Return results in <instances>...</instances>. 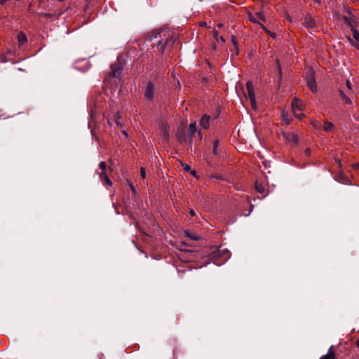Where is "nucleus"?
<instances>
[{
    "instance_id": "nucleus-11",
    "label": "nucleus",
    "mask_w": 359,
    "mask_h": 359,
    "mask_svg": "<svg viewBox=\"0 0 359 359\" xmlns=\"http://www.w3.org/2000/svg\"><path fill=\"white\" fill-rule=\"evenodd\" d=\"M210 116L204 115L202 116L200 121V126L204 129H207L210 126Z\"/></svg>"
},
{
    "instance_id": "nucleus-12",
    "label": "nucleus",
    "mask_w": 359,
    "mask_h": 359,
    "mask_svg": "<svg viewBox=\"0 0 359 359\" xmlns=\"http://www.w3.org/2000/svg\"><path fill=\"white\" fill-rule=\"evenodd\" d=\"M176 137L177 139V140L180 142V143H185L186 141H187V136H186V133H185V131L182 130H178L176 133Z\"/></svg>"
},
{
    "instance_id": "nucleus-40",
    "label": "nucleus",
    "mask_w": 359,
    "mask_h": 359,
    "mask_svg": "<svg viewBox=\"0 0 359 359\" xmlns=\"http://www.w3.org/2000/svg\"><path fill=\"white\" fill-rule=\"evenodd\" d=\"M226 258L229 257V251H227L226 253Z\"/></svg>"
},
{
    "instance_id": "nucleus-41",
    "label": "nucleus",
    "mask_w": 359,
    "mask_h": 359,
    "mask_svg": "<svg viewBox=\"0 0 359 359\" xmlns=\"http://www.w3.org/2000/svg\"><path fill=\"white\" fill-rule=\"evenodd\" d=\"M355 344L358 347H359V339L356 341Z\"/></svg>"
},
{
    "instance_id": "nucleus-38",
    "label": "nucleus",
    "mask_w": 359,
    "mask_h": 359,
    "mask_svg": "<svg viewBox=\"0 0 359 359\" xmlns=\"http://www.w3.org/2000/svg\"><path fill=\"white\" fill-rule=\"evenodd\" d=\"M191 174L192 175H194V176H196V172L195 170H191Z\"/></svg>"
},
{
    "instance_id": "nucleus-35",
    "label": "nucleus",
    "mask_w": 359,
    "mask_h": 359,
    "mask_svg": "<svg viewBox=\"0 0 359 359\" xmlns=\"http://www.w3.org/2000/svg\"><path fill=\"white\" fill-rule=\"evenodd\" d=\"M353 168L357 169V170H359V163H357L353 165Z\"/></svg>"
},
{
    "instance_id": "nucleus-32",
    "label": "nucleus",
    "mask_w": 359,
    "mask_h": 359,
    "mask_svg": "<svg viewBox=\"0 0 359 359\" xmlns=\"http://www.w3.org/2000/svg\"><path fill=\"white\" fill-rule=\"evenodd\" d=\"M199 26L200 27H206L207 26V22H205V21H201L199 22Z\"/></svg>"
},
{
    "instance_id": "nucleus-33",
    "label": "nucleus",
    "mask_w": 359,
    "mask_h": 359,
    "mask_svg": "<svg viewBox=\"0 0 359 359\" xmlns=\"http://www.w3.org/2000/svg\"><path fill=\"white\" fill-rule=\"evenodd\" d=\"M305 153L307 156H309L310 154H311V150L310 149L307 148L306 150H305Z\"/></svg>"
},
{
    "instance_id": "nucleus-23",
    "label": "nucleus",
    "mask_w": 359,
    "mask_h": 359,
    "mask_svg": "<svg viewBox=\"0 0 359 359\" xmlns=\"http://www.w3.org/2000/svg\"><path fill=\"white\" fill-rule=\"evenodd\" d=\"M248 18L253 23H258L259 25L262 24L257 20V18L250 13H248Z\"/></svg>"
},
{
    "instance_id": "nucleus-30",
    "label": "nucleus",
    "mask_w": 359,
    "mask_h": 359,
    "mask_svg": "<svg viewBox=\"0 0 359 359\" xmlns=\"http://www.w3.org/2000/svg\"><path fill=\"white\" fill-rule=\"evenodd\" d=\"M40 15H41V16L44 17V18H51L52 17V14L46 13H42Z\"/></svg>"
},
{
    "instance_id": "nucleus-20",
    "label": "nucleus",
    "mask_w": 359,
    "mask_h": 359,
    "mask_svg": "<svg viewBox=\"0 0 359 359\" xmlns=\"http://www.w3.org/2000/svg\"><path fill=\"white\" fill-rule=\"evenodd\" d=\"M261 28L272 38L276 37V34L269 30L263 24H260Z\"/></svg>"
},
{
    "instance_id": "nucleus-3",
    "label": "nucleus",
    "mask_w": 359,
    "mask_h": 359,
    "mask_svg": "<svg viewBox=\"0 0 359 359\" xmlns=\"http://www.w3.org/2000/svg\"><path fill=\"white\" fill-rule=\"evenodd\" d=\"M340 96L346 104H351L350 96L352 95L351 83L349 81L346 82V89L339 90Z\"/></svg>"
},
{
    "instance_id": "nucleus-15",
    "label": "nucleus",
    "mask_w": 359,
    "mask_h": 359,
    "mask_svg": "<svg viewBox=\"0 0 359 359\" xmlns=\"http://www.w3.org/2000/svg\"><path fill=\"white\" fill-rule=\"evenodd\" d=\"M17 39L19 46L24 45L27 41V38L23 32H20L18 34Z\"/></svg>"
},
{
    "instance_id": "nucleus-7",
    "label": "nucleus",
    "mask_w": 359,
    "mask_h": 359,
    "mask_svg": "<svg viewBox=\"0 0 359 359\" xmlns=\"http://www.w3.org/2000/svg\"><path fill=\"white\" fill-rule=\"evenodd\" d=\"M154 95V86L151 82H149L147 85L144 96L147 100H151Z\"/></svg>"
},
{
    "instance_id": "nucleus-43",
    "label": "nucleus",
    "mask_w": 359,
    "mask_h": 359,
    "mask_svg": "<svg viewBox=\"0 0 359 359\" xmlns=\"http://www.w3.org/2000/svg\"><path fill=\"white\" fill-rule=\"evenodd\" d=\"M117 117L119 118H120V116H119V114L118 113L117 114Z\"/></svg>"
},
{
    "instance_id": "nucleus-13",
    "label": "nucleus",
    "mask_w": 359,
    "mask_h": 359,
    "mask_svg": "<svg viewBox=\"0 0 359 359\" xmlns=\"http://www.w3.org/2000/svg\"><path fill=\"white\" fill-rule=\"evenodd\" d=\"M196 130H197V127H196V122L191 123L189 127V135L191 141H192L193 136L196 133Z\"/></svg>"
},
{
    "instance_id": "nucleus-42",
    "label": "nucleus",
    "mask_w": 359,
    "mask_h": 359,
    "mask_svg": "<svg viewBox=\"0 0 359 359\" xmlns=\"http://www.w3.org/2000/svg\"><path fill=\"white\" fill-rule=\"evenodd\" d=\"M164 136H165V137H167L168 136V133H167V132H165V133H164Z\"/></svg>"
},
{
    "instance_id": "nucleus-22",
    "label": "nucleus",
    "mask_w": 359,
    "mask_h": 359,
    "mask_svg": "<svg viewBox=\"0 0 359 359\" xmlns=\"http://www.w3.org/2000/svg\"><path fill=\"white\" fill-rule=\"evenodd\" d=\"M231 41L234 46V48H235V55H238V42L236 41V39L234 36H231Z\"/></svg>"
},
{
    "instance_id": "nucleus-16",
    "label": "nucleus",
    "mask_w": 359,
    "mask_h": 359,
    "mask_svg": "<svg viewBox=\"0 0 359 359\" xmlns=\"http://www.w3.org/2000/svg\"><path fill=\"white\" fill-rule=\"evenodd\" d=\"M351 30L353 32V37L355 40L354 46H355L356 48L359 49V32L357 31L353 27L351 28Z\"/></svg>"
},
{
    "instance_id": "nucleus-39",
    "label": "nucleus",
    "mask_w": 359,
    "mask_h": 359,
    "mask_svg": "<svg viewBox=\"0 0 359 359\" xmlns=\"http://www.w3.org/2000/svg\"><path fill=\"white\" fill-rule=\"evenodd\" d=\"M223 26H224V25H223L222 23H219V24H217V27H218L219 28H222V27H223Z\"/></svg>"
},
{
    "instance_id": "nucleus-1",
    "label": "nucleus",
    "mask_w": 359,
    "mask_h": 359,
    "mask_svg": "<svg viewBox=\"0 0 359 359\" xmlns=\"http://www.w3.org/2000/svg\"><path fill=\"white\" fill-rule=\"evenodd\" d=\"M154 34H156L155 38L157 37V34H158L161 38H163V39H161L157 45V48L161 53H164L166 47L170 48L175 42L172 32L170 30L163 29L161 30L159 32H154Z\"/></svg>"
},
{
    "instance_id": "nucleus-9",
    "label": "nucleus",
    "mask_w": 359,
    "mask_h": 359,
    "mask_svg": "<svg viewBox=\"0 0 359 359\" xmlns=\"http://www.w3.org/2000/svg\"><path fill=\"white\" fill-rule=\"evenodd\" d=\"M111 72L109 74V77L117 78L120 76L121 69L119 67L118 65L113 64L111 66Z\"/></svg>"
},
{
    "instance_id": "nucleus-2",
    "label": "nucleus",
    "mask_w": 359,
    "mask_h": 359,
    "mask_svg": "<svg viewBox=\"0 0 359 359\" xmlns=\"http://www.w3.org/2000/svg\"><path fill=\"white\" fill-rule=\"evenodd\" d=\"M246 89L248 92L247 97L249 99L251 107L254 110L257 109V103L254 91V86L252 81H248L246 83Z\"/></svg>"
},
{
    "instance_id": "nucleus-25",
    "label": "nucleus",
    "mask_w": 359,
    "mask_h": 359,
    "mask_svg": "<svg viewBox=\"0 0 359 359\" xmlns=\"http://www.w3.org/2000/svg\"><path fill=\"white\" fill-rule=\"evenodd\" d=\"M102 180L105 182L106 185L109 187L112 186V182L109 180L108 176H105V177L103 178Z\"/></svg>"
},
{
    "instance_id": "nucleus-26",
    "label": "nucleus",
    "mask_w": 359,
    "mask_h": 359,
    "mask_svg": "<svg viewBox=\"0 0 359 359\" xmlns=\"http://www.w3.org/2000/svg\"><path fill=\"white\" fill-rule=\"evenodd\" d=\"M294 116L299 120H302V118H304L305 117V115L302 113L297 114L295 111H294Z\"/></svg>"
},
{
    "instance_id": "nucleus-17",
    "label": "nucleus",
    "mask_w": 359,
    "mask_h": 359,
    "mask_svg": "<svg viewBox=\"0 0 359 359\" xmlns=\"http://www.w3.org/2000/svg\"><path fill=\"white\" fill-rule=\"evenodd\" d=\"M184 234L186 237L190 238L193 241H198L199 239V236L196 233H192L189 231L185 230L184 231Z\"/></svg>"
},
{
    "instance_id": "nucleus-29",
    "label": "nucleus",
    "mask_w": 359,
    "mask_h": 359,
    "mask_svg": "<svg viewBox=\"0 0 359 359\" xmlns=\"http://www.w3.org/2000/svg\"><path fill=\"white\" fill-rule=\"evenodd\" d=\"M213 37L217 41H219V36H218V32L217 30H214L212 32Z\"/></svg>"
},
{
    "instance_id": "nucleus-27",
    "label": "nucleus",
    "mask_w": 359,
    "mask_h": 359,
    "mask_svg": "<svg viewBox=\"0 0 359 359\" xmlns=\"http://www.w3.org/2000/svg\"><path fill=\"white\" fill-rule=\"evenodd\" d=\"M140 175L142 179H144L146 177V170L143 167H141L140 168Z\"/></svg>"
},
{
    "instance_id": "nucleus-5",
    "label": "nucleus",
    "mask_w": 359,
    "mask_h": 359,
    "mask_svg": "<svg viewBox=\"0 0 359 359\" xmlns=\"http://www.w3.org/2000/svg\"><path fill=\"white\" fill-rule=\"evenodd\" d=\"M306 80L308 88L312 92H316L317 85L313 72L310 73V74L306 77Z\"/></svg>"
},
{
    "instance_id": "nucleus-18",
    "label": "nucleus",
    "mask_w": 359,
    "mask_h": 359,
    "mask_svg": "<svg viewBox=\"0 0 359 359\" xmlns=\"http://www.w3.org/2000/svg\"><path fill=\"white\" fill-rule=\"evenodd\" d=\"M255 189L260 194H264L265 191V187L262 184L259 183L258 181L255 182Z\"/></svg>"
},
{
    "instance_id": "nucleus-14",
    "label": "nucleus",
    "mask_w": 359,
    "mask_h": 359,
    "mask_svg": "<svg viewBox=\"0 0 359 359\" xmlns=\"http://www.w3.org/2000/svg\"><path fill=\"white\" fill-rule=\"evenodd\" d=\"M320 359H336L335 353L332 346L329 348L327 353L323 355Z\"/></svg>"
},
{
    "instance_id": "nucleus-19",
    "label": "nucleus",
    "mask_w": 359,
    "mask_h": 359,
    "mask_svg": "<svg viewBox=\"0 0 359 359\" xmlns=\"http://www.w3.org/2000/svg\"><path fill=\"white\" fill-rule=\"evenodd\" d=\"M334 126L332 123L326 121L324 125V130L325 131H330L334 128Z\"/></svg>"
},
{
    "instance_id": "nucleus-34",
    "label": "nucleus",
    "mask_w": 359,
    "mask_h": 359,
    "mask_svg": "<svg viewBox=\"0 0 359 359\" xmlns=\"http://www.w3.org/2000/svg\"><path fill=\"white\" fill-rule=\"evenodd\" d=\"M189 213L191 216H195L196 215V212L194 210H190L189 211Z\"/></svg>"
},
{
    "instance_id": "nucleus-36",
    "label": "nucleus",
    "mask_w": 359,
    "mask_h": 359,
    "mask_svg": "<svg viewBox=\"0 0 359 359\" xmlns=\"http://www.w3.org/2000/svg\"><path fill=\"white\" fill-rule=\"evenodd\" d=\"M336 162H337V163L339 164V167L341 166V161L339 159H336Z\"/></svg>"
},
{
    "instance_id": "nucleus-10",
    "label": "nucleus",
    "mask_w": 359,
    "mask_h": 359,
    "mask_svg": "<svg viewBox=\"0 0 359 359\" xmlns=\"http://www.w3.org/2000/svg\"><path fill=\"white\" fill-rule=\"evenodd\" d=\"M99 168L100 171H97V173L99 175L100 180H102V179L104 178L105 176H107L106 163L104 161H101L99 164Z\"/></svg>"
},
{
    "instance_id": "nucleus-24",
    "label": "nucleus",
    "mask_w": 359,
    "mask_h": 359,
    "mask_svg": "<svg viewBox=\"0 0 359 359\" xmlns=\"http://www.w3.org/2000/svg\"><path fill=\"white\" fill-rule=\"evenodd\" d=\"M255 16L257 18L258 21H259V20H262L263 22H265V20H266L265 18H264V15L262 12H257V13H256Z\"/></svg>"
},
{
    "instance_id": "nucleus-4",
    "label": "nucleus",
    "mask_w": 359,
    "mask_h": 359,
    "mask_svg": "<svg viewBox=\"0 0 359 359\" xmlns=\"http://www.w3.org/2000/svg\"><path fill=\"white\" fill-rule=\"evenodd\" d=\"M283 136L285 140L291 144H297L298 142V136L297 134L292 132H283Z\"/></svg>"
},
{
    "instance_id": "nucleus-37",
    "label": "nucleus",
    "mask_w": 359,
    "mask_h": 359,
    "mask_svg": "<svg viewBox=\"0 0 359 359\" xmlns=\"http://www.w3.org/2000/svg\"><path fill=\"white\" fill-rule=\"evenodd\" d=\"M221 41L222 42H224L225 40L224 39V38L222 36H219V41Z\"/></svg>"
},
{
    "instance_id": "nucleus-31",
    "label": "nucleus",
    "mask_w": 359,
    "mask_h": 359,
    "mask_svg": "<svg viewBox=\"0 0 359 359\" xmlns=\"http://www.w3.org/2000/svg\"><path fill=\"white\" fill-rule=\"evenodd\" d=\"M183 166H184V169L186 171H191V167L189 165L186 164V165H184Z\"/></svg>"
},
{
    "instance_id": "nucleus-28",
    "label": "nucleus",
    "mask_w": 359,
    "mask_h": 359,
    "mask_svg": "<svg viewBox=\"0 0 359 359\" xmlns=\"http://www.w3.org/2000/svg\"><path fill=\"white\" fill-rule=\"evenodd\" d=\"M311 123L315 128H319L320 127V123L318 121H313Z\"/></svg>"
},
{
    "instance_id": "nucleus-8",
    "label": "nucleus",
    "mask_w": 359,
    "mask_h": 359,
    "mask_svg": "<svg viewBox=\"0 0 359 359\" xmlns=\"http://www.w3.org/2000/svg\"><path fill=\"white\" fill-rule=\"evenodd\" d=\"M303 25L306 28L312 29L316 25V21L312 16L306 15L303 20Z\"/></svg>"
},
{
    "instance_id": "nucleus-44",
    "label": "nucleus",
    "mask_w": 359,
    "mask_h": 359,
    "mask_svg": "<svg viewBox=\"0 0 359 359\" xmlns=\"http://www.w3.org/2000/svg\"><path fill=\"white\" fill-rule=\"evenodd\" d=\"M123 133L126 135H127V133H126V131H123Z\"/></svg>"
},
{
    "instance_id": "nucleus-21",
    "label": "nucleus",
    "mask_w": 359,
    "mask_h": 359,
    "mask_svg": "<svg viewBox=\"0 0 359 359\" xmlns=\"http://www.w3.org/2000/svg\"><path fill=\"white\" fill-rule=\"evenodd\" d=\"M219 140H215L213 142V148H212V153L214 155L217 156L218 155V150H217V147L219 146Z\"/></svg>"
},
{
    "instance_id": "nucleus-6",
    "label": "nucleus",
    "mask_w": 359,
    "mask_h": 359,
    "mask_svg": "<svg viewBox=\"0 0 359 359\" xmlns=\"http://www.w3.org/2000/svg\"><path fill=\"white\" fill-rule=\"evenodd\" d=\"M292 107L294 111L296 110L304 111L305 109V104L302 100L294 97L292 101Z\"/></svg>"
}]
</instances>
